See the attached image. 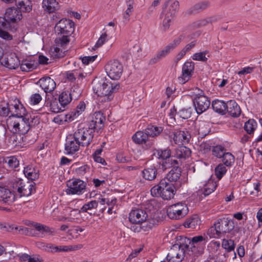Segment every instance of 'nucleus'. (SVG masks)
Returning a JSON list of instances; mask_svg holds the SVG:
<instances>
[{
    "label": "nucleus",
    "mask_w": 262,
    "mask_h": 262,
    "mask_svg": "<svg viewBox=\"0 0 262 262\" xmlns=\"http://www.w3.org/2000/svg\"><path fill=\"white\" fill-rule=\"evenodd\" d=\"M147 209H138L132 210L129 214L128 219L132 223L130 229L135 232L146 231L151 229L154 224L149 222L151 216Z\"/></svg>",
    "instance_id": "obj_1"
},
{
    "label": "nucleus",
    "mask_w": 262,
    "mask_h": 262,
    "mask_svg": "<svg viewBox=\"0 0 262 262\" xmlns=\"http://www.w3.org/2000/svg\"><path fill=\"white\" fill-rule=\"evenodd\" d=\"M93 90L98 96L104 97V101H110L113 98L112 94L116 93L120 88L117 82H109L105 78H102L93 82Z\"/></svg>",
    "instance_id": "obj_2"
},
{
    "label": "nucleus",
    "mask_w": 262,
    "mask_h": 262,
    "mask_svg": "<svg viewBox=\"0 0 262 262\" xmlns=\"http://www.w3.org/2000/svg\"><path fill=\"white\" fill-rule=\"evenodd\" d=\"M54 29L59 36L55 39L56 43L63 46L70 42L69 37L74 31V23L69 19L62 18L56 24Z\"/></svg>",
    "instance_id": "obj_3"
},
{
    "label": "nucleus",
    "mask_w": 262,
    "mask_h": 262,
    "mask_svg": "<svg viewBox=\"0 0 262 262\" xmlns=\"http://www.w3.org/2000/svg\"><path fill=\"white\" fill-rule=\"evenodd\" d=\"M15 7L8 8L4 17H0V25L5 28H11L13 30H17V23L21 19L22 14ZM21 12H23L21 11Z\"/></svg>",
    "instance_id": "obj_4"
},
{
    "label": "nucleus",
    "mask_w": 262,
    "mask_h": 262,
    "mask_svg": "<svg viewBox=\"0 0 262 262\" xmlns=\"http://www.w3.org/2000/svg\"><path fill=\"white\" fill-rule=\"evenodd\" d=\"M175 191L173 184L167 182L166 179H162L158 185L152 187L150 190L152 196H160L165 200H169L173 198Z\"/></svg>",
    "instance_id": "obj_5"
},
{
    "label": "nucleus",
    "mask_w": 262,
    "mask_h": 262,
    "mask_svg": "<svg viewBox=\"0 0 262 262\" xmlns=\"http://www.w3.org/2000/svg\"><path fill=\"white\" fill-rule=\"evenodd\" d=\"M35 184L33 181L16 179L12 182V187L13 191L16 193L15 196H28L35 192Z\"/></svg>",
    "instance_id": "obj_6"
},
{
    "label": "nucleus",
    "mask_w": 262,
    "mask_h": 262,
    "mask_svg": "<svg viewBox=\"0 0 262 262\" xmlns=\"http://www.w3.org/2000/svg\"><path fill=\"white\" fill-rule=\"evenodd\" d=\"M49 97L48 95H46V101L47 104H50V108L52 112L54 113H59L63 112L65 110L66 107L72 101V98L70 95V92L68 91L62 92L59 96L58 101L60 104L59 105L57 103L56 99L51 101H49Z\"/></svg>",
    "instance_id": "obj_7"
},
{
    "label": "nucleus",
    "mask_w": 262,
    "mask_h": 262,
    "mask_svg": "<svg viewBox=\"0 0 262 262\" xmlns=\"http://www.w3.org/2000/svg\"><path fill=\"white\" fill-rule=\"evenodd\" d=\"M74 139L77 140L81 146H88L94 138V130L89 127L79 125L73 134Z\"/></svg>",
    "instance_id": "obj_8"
},
{
    "label": "nucleus",
    "mask_w": 262,
    "mask_h": 262,
    "mask_svg": "<svg viewBox=\"0 0 262 262\" xmlns=\"http://www.w3.org/2000/svg\"><path fill=\"white\" fill-rule=\"evenodd\" d=\"M105 70L110 78L113 80L119 79L123 71L122 64L118 60H111L105 66Z\"/></svg>",
    "instance_id": "obj_9"
},
{
    "label": "nucleus",
    "mask_w": 262,
    "mask_h": 262,
    "mask_svg": "<svg viewBox=\"0 0 262 262\" xmlns=\"http://www.w3.org/2000/svg\"><path fill=\"white\" fill-rule=\"evenodd\" d=\"M133 141L137 144L142 145L143 147L149 149L155 146V140L149 139L145 130L138 131L132 136Z\"/></svg>",
    "instance_id": "obj_10"
},
{
    "label": "nucleus",
    "mask_w": 262,
    "mask_h": 262,
    "mask_svg": "<svg viewBox=\"0 0 262 262\" xmlns=\"http://www.w3.org/2000/svg\"><path fill=\"white\" fill-rule=\"evenodd\" d=\"M205 244L199 243L188 244L189 248H186L187 250L186 259L189 262H194L196 258L203 253Z\"/></svg>",
    "instance_id": "obj_11"
},
{
    "label": "nucleus",
    "mask_w": 262,
    "mask_h": 262,
    "mask_svg": "<svg viewBox=\"0 0 262 262\" xmlns=\"http://www.w3.org/2000/svg\"><path fill=\"white\" fill-rule=\"evenodd\" d=\"M217 225V229L221 236H224L225 234L230 232L234 229V223L233 220L223 217L219 219L215 222Z\"/></svg>",
    "instance_id": "obj_12"
},
{
    "label": "nucleus",
    "mask_w": 262,
    "mask_h": 262,
    "mask_svg": "<svg viewBox=\"0 0 262 262\" xmlns=\"http://www.w3.org/2000/svg\"><path fill=\"white\" fill-rule=\"evenodd\" d=\"M193 103L196 113L199 115L205 112L210 105L208 98L204 95L196 96L193 99Z\"/></svg>",
    "instance_id": "obj_13"
},
{
    "label": "nucleus",
    "mask_w": 262,
    "mask_h": 262,
    "mask_svg": "<svg viewBox=\"0 0 262 262\" xmlns=\"http://www.w3.org/2000/svg\"><path fill=\"white\" fill-rule=\"evenodd\" d=\"M13 126V132L23 135L27 134L30 129L29 119L26 117L19 119L11 122Z\"/></svg>",
    "instance_id": "obj_14"
},
{
    "label": "nucleus",
    "mask_w": 262,
    "mask_h": 262,
    "mask_svg": "<svg viewBox=\"0 0 262 262\" xmlns=\"http://www.w3.org/2000/svg\"><path fill=\"white\" fill-rule=\"evenodd\" d=\"M86 183L80 179L74 180L66 190L68 194H82L85 189Z\"/></svg>",
    "instance_id": "obj_15"
},
{
    "label": "nucleus",
    "mask_w": 262,
    "mask_h": 262,
    "mask_svg": "<svg viewBox=\"0 0 262 262\" xmlns=\"http://www.w3.org/2000/svg\"><path fill=\"white\" fill-rule=\"evenodd\" d=\"M105 121V117L102 112H95L92 116L88 127L94 132L95 129L99 130L103 126Z\"/></svg>",
    "instance_id": "obj_16"
},
{
    "label": "nucleus",
    "mask_w": 262,
    "mask_h": 262,
    "mask_svg": "<svg viewBox=\"0 0 262 262\" xmlns=\"http://www.w3.org/2000/svg\"><path fill=\"white\" fill-rule=\"evenodd\" d=\"M194 69V63L192 61H186L182 67V76L179 77V81L181 83L188 81L192 76Z\"/></svg>",
    "instance_id": "obj_17"
},
{
    "label": "nucleus",
    "mask_w": 262,
    "mask_h": 262,
    "mask_svg": "<svg viewBox=\"0 0 262 262\" xmlns=\"http://www.w3.org/2000/svg\"><path fill=\"white\" fill-rule=\"evenodd\" d=\"M80 146L81 145L78 143V141L74 139V137L72 134L69 135L67 137L64 145L66 154L73 155L75 154L79 150Z\"/></svg>",
    "instance_id": "obj_18"
},
{
    "label": "nucleus",
    "mask_w": 262,
    "mask_h": 262,
    "mask_svg": "<svg viewBox=\"0 0 262 262\" xmlns=\"http://www.w3.org/2000/svg\"><path fill=\"white\" fill-rule=\"evenodd\" d=\"M172 139L175 144L187 143L191 137L190 133L186 130H177L173 132Z\"/></svg>",
    "instance_id": "obj_19"
},
{
    "label": "nucleus",
    "mask_w": 262,
    "mask_h": 262,
    "mask_svg": "<svg viewBox=\"0 0 262 262\" xmlns=\"http://www.w3.org/2000/svg\"><path fill=\"white\" fill-rule=\"evenodd\" d=\"M2 64L10 69H16L20 64V61L15 54H10L5 57Z\"/></svg>",
    "instance_id": "obj_20"
},
{
    "label": "nucleus",
    "mask_w": 262,
    "mask_h": 262,
    "mask_svg": "<svg viewBox=\"0 0 262 262\" xmlns=\"http://www.w3.org/2000/svg\"><path fill=\"white\" fill-rule=\"evenodd\" d=\"M184 36L183 35H180L178 37L176 38L172 42L166 46L165 48L161 52H158L157 54L160 58L161 59L165 57L171 51L176 48L184 39Z\"/></svg>",
    "instance_id": "obj_21"
},
{
    "label": "nucleus",
    "mask_w": 262,
    "mask_h": 262,
    "mask_svg": "<svg viewBox=\"0 0 262 262\" xmlns=\"http://www.w3.org/2000/svg\"><path fill=\"white\" fill-rule=\"evenodd\" d=\"M184 36L183 35H180L178 37L176 38L172 42L166 46L165 48L161 52H158L157 54L160 58L161 59L165 57L171 51L176 48L184 39Z\"/></svg>",
    "instance_id": "obj_22"
},
{
    "label": "nucleus",
    "mask_w": 262,
    "mask_h": 262,
    "mask_svg": "<svg viewBox=\"0 0 262 262\" xmlns=\"http://www.w3.org/2000/svg\"><path fill=\"white\" fill-rule=\"evenodd\" d=\"M184 36L183 35H180L178 37L176 38L172 42L166 46L165 48L161 52H158L157 54L160 58L161 59L165 57L171 51L176 48L184 39Z\"/></svg>",
    "instance_id": "obj_23"
},
{
    "label": "nucleus",
    "mask_w": 262,
    "mask_h": 262,
    "mask_svg": "<svg viewBox=\"0 0 262 262\" xmlns=\"http://www.w3.org/2000/svg\"><path fill=\"white\" fill-rule=\"evenodd\" d=\"M15 200V195L9 189L0 186V202L10 205Z\"/></svg>",
    "instance_id": "obj_24"
},
{
    "label": "nucleus",
    "mask_w": 262,
    "mask_h": 262,
    "mask_svg": "<svg viewBox=\"0 0 262 262\" xmlns=\"http://www.w3.org/2000/svg\"><path fill=\"white\" fill-rule=\"evenodd\" d=\"M38 83L47 94L53 92L56 88V83L50 77H43L40 78Z\"/></svg>",
    "instance_id": "obj_25"
},
{
    "label": "nucleus",
    "mask_w": 262,
    "mask_h": 262,
    "mask_svg": "<svg viewBox=\"0 0 262 262\" xmlns=\"http://www.w3.org/2000/svg\"><path fill=\"white\" fill-rule=\"evenodd\" d=\"M226 113H228L234 118L237 117L241 115L240 106L234 100H230L226 102Z\"/></svg>",
    "instance_id": "obj_26"
},
{
    "label": "nucleus",
    "mask_w": 262,
    "mask_h": 262,
    "mask_svg": "<svg viewBox=\"0 0 262 262\" xmlns=\"http://www.w3.org/2000/svg\"><path fill=\"white\" fill-rule=\"evenodd\" d=\"M26 110L23 104H11L10 115L9 116L10 119L11 117H15L18 120L20 118L26 117Z\"/></svg>",
    "instance_id": "obj_27"
},
{
    "label": "nucleus",
    "mask_w": 262,
    "mask_h": 262,
    "mask_svg": "<svg viewBox=\"0 0 262 262\" xmlns=\"http://www.w3.org/2000/svg\"><path fill=\"white\" fill-rule=\"evenodd\" d=\"M24 135L13 132L8 138L9 143L14 147H23L25 145Z\"/></svg>",
    "instance_id": "obj_28"
},
{
    "label": "nucleus",
    "mask_w": 262,
    "mask_h": 262,
    "mask_svg": "<svg viewBox=\"0 0 262 262\" xmlns=\"http://www.w3.org/2000/svg\"><path fill=\"white\" fill-rule=\"evenodd\" d=\"M6 3H11L15 1L17 9L23 12H29L32 10V5L30 0H2Z\"/></svg>",
    "instance_id": "obj_29"
},
{
    "label": "nucleus",
    "mask_w": 262,
    "mask_h": 262,
    "mask_svg": "<svg viewBox=\"0 0 262 262\" xmlns=\"http://www.w3.org/2000/svg\"><path fill=\"white\" fill-rule=\"evenodd\" d=\"M173 157L169 159L164 160L162 161H159L156 163V165L159 169V172L164 171L167 169L172 168L179 165V162L176 159H173Z\"/></svg>",
    "instance_id": "obj_30"
},
{
    "label": "nucleus",
    "mask_w": 262,
    "mask_h": 262,
    "mask_svg": "<svg viewBox=\"0 0 262 262\" xmlns=\"http://www.w3.org/2000/svg\"><path fill=\"white\" fill-rule=\"evenodd\" d=\"M35 229L40 233V237H43L46 236L54 235L56 234V230L52 227H50L40 223H35L34 225Z\"/></svg>",
    "instance_id": "obj_31"
},
{
    "label": "nucleus",
    "mask_w": 262,
    "mask_h": 262,
    "mask_svg": "<svg viewBox=\"0 0 262 262\" xmlns=\"http://www.w3.org/2000/svg\"><path fill=\"white\" fill-rule=\"evenodd\" d=\"M167 3H165L163 8L162 13H165L166 17L172 18L179 9V2L177 1L173 2L167 9Z\"/></svg>",
    "instance_id": "obj_32"
},
{
    "label": "nucleus",
    "mask_w": 262,
    "mask_h": 262,
    "mask_svg": "<svg viewBox=\"0 0 262 262\" xmlns=\"http://www.w3.org/2000/svg\"><path fill=\"white\" fill-rule=\"evenodd\" d=\"M37 246L46 251L51 253L64 252V246H57L51 243H39Z\"/></svg>",
    "instance_id": "obj_33"
},
{
    "label": "nucleus",
    "mask_w": 262,
    "mask_h": 262,
    "mask_svg": "<svg viewBox=\"0 0 262 262\" xmlns=\"http://www.w3.org/2000/svg\"><path fill=\"white\" fill-rule=\"evenodd\" d=\"M159 172V169L156 164L147 168L144 169L142 171L143 177L146 180L152 181L156 179Z\"/></svg>",
    "instance_id": "obj_34"
},
{
    "label": "nucleus",
    "mask_w": 262,
    "mask_h": 262,
    "mask_svg": "<svg viewBox=\"0 0 262 262\" xmlns=\"http://www.w3.org/2000/svg\"><path fill=\"white\" fill-rule=\"evenodd\" d=\"M19 66L22 71L28 72L36 69L38 62L35 60L26 59L21 61Z\"/></svg>",
    "instance_id": "obj_35"
},
{
    "label": "nucleus",
    "mask_w": 262,
    "mask_h": 262,
    "mask_svg": "<svg viewBox=\"0 0 262 262\" xmlns=\"http://www.w3.org/2000/svg\"><path fill=\"white\" fill-rule=\"evenodd\" d=\"M191 153V150L189 148L182 146L176 149L174 155H172V157L179 159H185L190 156Z\"/></svg>",
    "instance_id": "obj_36"
},
{
    "label": "nucleus",
    "mask_w": 262,
    "mask_h": 262,
    "mask_svg": "<svg viewBox=\"0 0 262 262\" xmlns=\"http://www.w3.org/2000/svg\"><path fill=\"white\" fill-rule=\"evenodd\" d=\"M24 173L28 180L31 181L35 180L39 178V170L32 165H28L24 167Z\"/></svg>",
    "instance_id": "obj_37"
},
{
    "label": "nucleus",
    "mask_w": 262,
    "mask_h": 262,
    "mask_svg": "<svg viewBox=\"0 0 262 262\" xmlns=\"http://www.w3.org/2000/svg\"><path fill=\"white\" fill-rule=\"evenodd\" d=\"M181 176V169L179 165L174 166L171 168L170 171L167 174L166 178L167 182H177Z\"/></svg>",
    "instance_id": "obj_38"
},
{
    "label": "nucleus",
    "mask_w": 262,
    "mask_h": 262,
    "mask_svg": "<svg viewBox=\"0 0 262 262\" xmlns=\"http://www.w3.org/2000/svg\"><path fill=\"white\" fill-rule=\"evenodd\" d=\"M210 3L208 1H202L195 4L193 7L188 10L186 13L190 15L193 13H198L206 9L209 7Z\"/></svg>",
    "instance_id": "obj_39"
},
{
    "label": "nucleus",
    "mask_w": 262,
    "mask_h": 262,
    "mask_svg": "<svg viewBox=\"0 0 262 262\" xmlns=\"http://www.w3.org/2000/svg\"><path fill=\"white\" fill-rule=\"evenodd\" d=\"M181 241L185 245L184 247L189 248L190 243H204L206 244V241L204 236L202 235H198L193 237L192 238H188L186 237H182Z\"/></svg>",
    "instance_id": "obj_40"
},
{
    "label": "nucleus",
    "mask_w": 262,
    "mask_h": 262,
    "mask_svg": "<svg viewBox=\"0 0 262 262\" xmlns=\"http://www.w3.org/2000/svg\"><path fill=\"white\" fill-rule=\"evenodd\" d=\"M201 221L196 214H193L191 217L187 219L183 223L185 228L195 229L200 225Z\"/></svg>",
    "instance_id": "obj_41"
},
{
    "label": "nucleus",
    "mask_w": 262,
    "mask_h": 262,
    "mask_svg": "<svg viewBox=\"0 0 262 262\" xmlns=\"http://www.w3.org/2000/svg\"><path fill=\"white\" fill-rule=\"evenodd\" d=\"M171 154L170 149L167 148L165 149H155L154 155L159 161H162L171 158Z\"/></svg>",
    "instance_id": "obj_42"
},
{
    "label": "nucleus",
    "mask_w": 262,
    "mask_h": 262,
    "mask_svg": "<svg viewBox=\"0 0 262 262\" xmlns=\"http://www.w3.org/2000/svg\"><path fill=\"white\" fill-rule=\"evenodd\" d=\"M226 102L218 99L213 100L212 102V107L213 110L222 115L226 114Z\"/></svg>",
    "instance_id": "obj_43"
},
{
    "label": "nucleus",
    "mask_w": 262,
    "mask_h": 262,
    "mask_svg": "<svg viewBox=\"0 0 262 262\" xmlns=\"http://www.w3.org/2000/svg\"><path fill=\"white\" fill-rule=\"evenodd\" d=\"M42 7L49 13H53L58 9L59 6L56 0H43Z\"/></svg>",
    "instance_id": "obj_44"
},
{
    "label": "nucleus",
    "mask_w": 262,
    "mask_h": 262,
    "mask_svg": "<svg viewBox=\"0 0 262 262\" xmlns=\"http://www.w3.org/2000/svg\"><path fill=\"white\" fill-rule=\"evenodd\" d=\"M178 245V249H176V255L177 258H176V260L174 262H181L184 258V257H186V252L187 250L186 249V247H184V245L183 243L181 241L180 242V244H177Z\"/></svg>",
    "instance_id": "obj_45"
},
{
    "label": "nucleus",
    "mask_w": 262,
    "mask_h": 262,
    "mask_svg": "<svg viewBox=\"0 0 262 262\" xmlns=\"http://www.w3.org/2000/svg\"><path fill=\"white\" fill-rule=\"evenodd\" d=\"M163 128L161 126L149 125L145 129L147 135L149 137H155L159 136L163 131Z\"/></svg>",
    "instance_id": "obj_46"
},
{
    "label": "nucleus",
    "mask_w": 262,
    "mask_h": 262,
    "mask_svg": "<svg viewBox=\"0 0 262 262\" xmlns=\"http://www.w3.org/2000/svg\"><path fill=\"white\" fill-rule=\"evenodd\" d=\"M98 205V202L96 200L91 201L83 205L80 208V212H86L90 214H92L91 212L89 211L92 210L93 209H95L97 207Z\"/></svg>",
    "instance_id": "obj_47"
},
{
    "label": "nucleus",
    "mask_w": 262,
    "mask_h": 262,
    "mask_svg": "<svg viewBox=\"0 0 262 262\" xmlns=\"http://www.w3.org/2000/svg\"><path fill=\"white\" fill-rule=\"evenodd\" d=\"M257 126V123L254 119H249L244 125V129L250 135L253 134Z\"/></svg>",
    "instance_id": "obj_48"
},
{
    "label": "nucleus",
    "mask_w": 262,
    "mask_h": 262,
    "mask_svg": "<svg viewBox=\"0 0 262 262\" xmlns=\"http://www.w3.org/2000/svg\"><path fill=\"white\" fill-rule=\"evenodd\" d=\"M4 161L8 164L9 167L12 169L17 168L19 165V161L15 156L6 157Z\"/></svg>",
    "instance_id": "obj_49"
},
{
    "label": "nucleus",
    "mask_w": 262,
    "mask_h": 262,
    "mask_svg": "<svg viewBox=\"0 0 262 262\" xmlns=\"http://www.w3.org/2000/svg\"><path fill=\"white\" fill-rule=\"evenodd\" d=\"M222 158L223 164L227 167L231 166L235 161L234 156L230 152H225Z\"/></svg>",
    "instance_id": "obj_50"
},
{
    "label": "nucleus",
    "mask_w": 262,
    "mask_h": 262,
    "mask_svg": "<svg viewBox=\"0 0 262 262\" xmlns=\"http://www.w3.org/2000/svg\"><path fill=\"white\" fill-rule=\"evenodd\" d=\"M216 187V184L212 181H209L206 185H204L202 190V193L205 196H207L213 192Z\"/></svg>",
    "instance_id": "obj_51"
},
{
    "label": "nucleus",
    "mask_w": 262,
    "mask_h": 262,
    "mask_svg": "<svg viewBox=\"0 0 262 262\" xmlns=\"http://www.w3.org/2000/svg\"><path fill=\"white\" fill-rule=\"evenodd\" d=\"M167 214L168 217L172 220H179L184 216L181 211L179 212L169 206L167 209Z\"/></svg>",
    "instance_id": "obj_52"
},
{
    "label": "nucleus",
    "mask_w": 262,
    "mask_h": 262,
    "mask_svg": "<svg viewBox=\"0 0 262 262\" xmlns=\"http://www.w3.org/2000/svg\"><path fill=\"white\" fill-rule=\"evenodd\" d=\"M222 247L227 252L234 251L235 248V244L232 239H223L222 242Z\"/></svg>",
    "instance_id": "obj_53"
},
{
    "label": "nucleus",
    "mask_w": 262,
    "mask_h": 262,
    "mask_svg": "<svg viewBox=\"0 0 262 262\" xmlns=\"http://www.w3.org/2000/svg\"><path fill=\"white\" fill-rule=\"evenodd\" d=\"M227 172L226 166L223 164H219L214 169V174L216 178L220 180Z\"/></svg>",
    "instance_id": "obj_54"
},
{
    "label": "nucleus",
    "mask_w": 262,
    "mask_h": 262,
    "mask_svg": "<svg viewBox=\"0 0 262 262\" xmlns=\"http://www.w3.org/2000/svg\"><path fill=\"white\" fill-rule=\"evenodd\" d=\"M169 207L176 209L179 212H181L182 214L185 216L188 212V208L187 205L182 203H178L169 206Z\"/></svg>",
    "instance_id": "obj_55"
},
{
    "label": "nucleus",
    "mask_w": 262,
    "mask_h": 262,
    "mask_svg": "<svg viewBox=\"0 0 262 262\" xmlns=\"http://www.w3.org/2000/svg\"><path fill=\"white\" fill-rule=\"evenodd\" d=\"M169 207L176 209L179 212H181L182 214L185 216L188 212V208L187 205L182 203H178L169 206Z\"/></svg>",
    "instance_id": "obj_56"
},
{
    "label": "nucleus",
    "mask_w": 262,
    "mask_h": 262,
    "mask_svg": "<svg viewBox=\"0 0 262 262\" xmlns=\"http://www.w3.org/2000/svg\"><path fill=\"white\" fill-rule=\"evenodd\" d=\"M208 235L210 238H220L222 237L221 234L219 233V231L217 229V225L215 222L213 226H211L207 231Z\"/></svg>",
    "instance_id": "obj_57"
},
{
    "label": "nucleus",
    "mask_w": 262,
    "mask_h": 262,
    "mask_svg": "<svg viewBox=\"0 0 262 262\" xmlns=\"http://www.w3.org/2000/svg\"><path fill=\"white\" fill-rule=\"evenodd\" d=\"M226 149L222 145H216L213 146L212 154L217 158H221L226 152Z\"/></svg>",
    "instance_id": "obj_58"
},
{
    "label": "nucleus",
    "mask_w": 262,
    "mask_h": 262,
    "mask_svg": "<svg viewBox=\"0 0 262 262\" xmlns=\"http://www.w3.org/2000/svg\"><path fill=\"white\" fill-rule=\"evenodd\" d=\"M78 111L76 110H74L73 111H72L71 112L66 114L64 115V120L67 122H71L72 121L74 120L75 118H76L79 115H80V113H77Z\"/></svg>",
    "instance_id": "obj_59"
},
{
    "label": "nucleus",
    "mask_w": 262,
    "mask_h": 262,
    "mask_svg": "<svg viewBox=\"0 0 262 262\" xmlns=\"http://www.w3.org/2000/svg\"><path fill=\"white\" fill-rule=\"evenodd\" d=\"M69 92L72 99H78L81 94V89L78 86H73Z\"/></svg>",
    "instance_id": "obj_60"
},
{
    "label": "nucleus",
    "mask_w": 262,
    "mask_h": 262,
    "mask_svg": "<svg viewBox=\"0 0 262 262\" xmlns=\"http://www.w3.org/2000/svg\"><path fill=\"white\" fill-rule=\"evenodd\" d=\"M11 105L7 104L6 106L0 105V116L7 117L10 115Z\"/></svg>",
    "instance_id": "obj_61"
},
{
    "label": "nucleus",
    "mask_w": 262,
    "mask_h": 262,
    "mask_svg": "<svg viewBox=\"0 0 262 262\" xmlns=\"http://www.w3.org/2000/svg\"><path fill=\"white\" fill-rule=\"evenodd\" d=\"M206 52H202L199 53H196L193 54L192 56V59L195 60L201 61H206L207 60V58L205 56Z\"/></svg>",
    "instance_id": "obj_62"
},
{
    "label": "nucleus",
    "mask_w": 262,
    "mask_h": 262,
    "mask_svg": "<svg viewBox=\"0 0 262 262\" xmlns=\"http://www.w3.org/2000/svg\"><path fill=\"white\" fill-rule=\"evenodd\" d=\"M3 228L8 232H12L13 231V230H18V232L20 233H23V231L24 230L23 228L17 226L14 227L13 225H9L7 224L4 225Z\"/></svg>",
    "instance_id": "obj_63"
},
{
    "label": "nucleus",
    "mask_w": 262,
    "mask_h": 262,
    "mask_svg": "<svg viewBox=\"0 0 262 262\" xmlns=\"http://www.w3.org/2000/svg\"><path fill=\"white\" fill-rule=\"evenodd\" d=\"M211 148V144L209 141L203 142L200 145V150L203 152V153H206L210 151Z\"/></svg>",
    "instance_id": "obj_64"
}]
</instances>
